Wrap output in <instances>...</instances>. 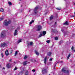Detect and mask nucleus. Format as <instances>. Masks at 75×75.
<instances>
[{
    "instance_id": "1",
    "label": "nucleus",
    "mask_w": 75,
    "mask_h": 75,
    "mask_svg": "<svg viewBox=\"0 0 75 75\" xmlns=\"http://www.w3.org/2000/svg\"><path fill=\"white\" fill-rule=\"evenodd\" d=\"M6 31H3L1 35V37L2 38H4L6 37Z\"/></svg>"
},
{
    "instance_id": "2",
    "label": "nucleus",
    "mask_w": 75,
    "mask_h": 75,
    "mask_svg": "<svg viewBox=\"0 0 75 75\" xmlns=\"http://www.w3.org/2000/svg\"><path fill=\"white\" fill-rule=\"evenodd\" d=\"M10 23H11V22L10 21H9L8 22L7 21H4V24L6 26H7L9 24H10Z\"/></svg>"
},
{
    "instance_id": "3",
    "label": "nucleus",
    "mask_w": 75,
    "mask_h": 75,
    "mask_svg": "<svg viewBox=\"0 0 75 75\" xmlns=\"http://www.w3.org/2000/svg\"><path fill=\"white\" fill-rule=\"evenodd\" d=\"M62 71L63 72H64V73H66V74H68L69 73V71L65 70L64 68L62 69Z\"/></svg>"
},
{
    "instance_id": "4",
    "label": "nucleus",
    "mask_w": 75,
    "mask_h": 75,
    "mask_svg": "<svg viewBox=\"0 0 75 75\" xmlns=\"http://www.w3.org/2000/svg\"><path fill=\"white\" fill-rule=\"evenodd\" d=\"M38 9V7L37 6L36 7L35 9L34 10V11L35 13L37 14L38 13L37 10Z\"/></svg>"
},
{
    "instance_id": "5",
    "label": "nucleus",
    "mask_w": 75,
    "mask_h": 75,
    "mask_svg": "<svg viewBox=\"0 0 75 75\" xmlns=\"http://www.w3.org/2000/svg\"><path fill=\"white\" fill-rule=\"evenodd\" d=\"M7 45V43H3L1 44V47H4L5 46Z\"/></svg>"
},
{
    "instance_id": "6",
    "label": "nucleus",
    "mask_w": 75,
    "mask_h": 75,
    "mask_svg": "<svg viewBox=\"0 0 75 75\" xmlns=\"http://www.w3.org/2000/svg\"><path fill=\"white\" fill-rule=\"evenodd\" d=\"M42 73L43 74L45 73H47V69H42Z\"/></svg>"
},
{
    "instance_id": "7",
    "label": "nucleus",
    "mask_w": 75,
    "mask_h": 75,
    "mask_svg": "<svg viewBox=\"0 0 75 75\" xmlns=\"http://www.w3.org/2000/svg\"><path fill=\"white\" fill-rule=\"evenodd\" d=\"M42 28V27L41 26L38 25V30L37 31H40L41 30V29Z\"/></svg>"
},
{
    "instance_id": "8",
    "label": "nucleus",
    "mask_w": 75,
    "mask_h": 75,
    "mask_svg": "<svg viewBox=\"0 0 75 75\" xmlns=\"http://www.w3.org/2000/svg\"><path fill=\"white\" fill-rule=\"evenodd\" d=\"M5 53L6 56L8 55V50H7L6 51Z\"/></svg>"
},
{
    "instance_id": "9",
    "label": "nucleus",
    "mask_w": 75,
    "mask_h": 75,
    "mask_svg": "<svg viewBox=\"0 0 75 75\" xmlns=\"http://www.w3.org/2000/svg\"><path fill=\"white\" fill-rule=\"evenodd\" d=\"M47 57H46L44 59V62L45 64V65L46 64V63L47 62Z\"/></svg>"
},
{
    "instance_id": "10",
    "label": "nucleus",
    "mask_w": 75,
    "mask_h": 75,
    "mask_svg": "<svg viewBox=\"0 0 75 75\" xmlns=\"http://www.w3.org/2000/svg\"><path fill=\"white\" fill-rule=\"evenodd\" d=\"M64 25H69V23L67 22V21H66V22L64 23Z\"/></svg>"
},
{
    "instance_id": "11",
    "label": "nucleus",
    "mask_w": 75,
    "mask_h": 75,
    "mask_svg": "<svg viewBox=\"0 0 75 75\" xmlns=\"http://www.w3.org/2000/svg\"><path fill=\"white\" fill-rule=\"evenodd\" d=\"M28 62L27 61H25L23 62L24 65H25L27 64Z\"/></svg>"
},
{
    "instance_id": "12",
    "label": "nucleus",
    "mask_w": 75,
    "mask_h": 75,
    "mask_svg": "<svg viewBox=\"0 0 75 75\" xmlns=\"http://www.w3.org/2000/svg\"><path fill=\"white\" fill-rule=\"evenodd\" d=\"M71 49L72 51H73L74 52H75V50L74 49H75V48L74 47V46H72Z\"/></svg>"
},
{
    "instance_id": "13",
    "label": "nucleus",
    "mask_w": 75,
    "mask_h": 75,
    "mask_svg": "<svg viewBox=\"0 0 75 75\" xmlns=\"http://www.w3.org/2000/svg\"><path fill=\"white\" fill-rule=\"evenodd\" d=\"M17 30H16L14 33V35H15V36L16 35H17Z\"/></svg>"
},
{
    "instance_id": "14",
    "label": "nucleus",
    "mask_w": 75,
    "mask_h": 75,
    "mask_svg": "<svg viewBox=\"0 0 75 75\" xmlns=\"http://www.w3.org/2000/svg\"><path fill=\"white\" fill-rule=\"evenodd\" d=\"M71 57V54L70 53H69V54L68 55V56H67V59H69V58L70 57Z\"/></svg>"
},
{
    "instance_id": "15",
    "label": "nucleus",
    "mask_w": 75,
    "mask_h": 75,
    "mask_svg": "<svg viewBox=\"0 0 75 75\" xmlns=\"http://www.w3.org/2000/svg\"><path fill=\"white\" fill-rule=\"evenodd\" d=\"M35 52L37 55H39V53H38V52L35 51Z\"/></svg>"
},
{
    "instance_id": "16",
    "label": "nucleus",
    "mask_w": 75,
    "mask_h": 75,
    "mask_svg": "<svg viewBox=\"0 0 75 75\" xmlns=\"http://www.w3.org/2000/svg\"><path fill=\"white\" fill-rule=\"evenodd\" d=\"M43 34L44 35H45V34H46V31H43L42 32Z\"/></svg>"
},
{
    "instance_id": "17",
    "label": "nucleus",
    "mask_w": 75,
    "mask_h": 75,
    "mask_svg": "<svg viewBox=\"0 0 75 75\" xmlns=\"http://www.w3.org/2000/svg\"><path fill=\"white\" fill-rule=\"evenodd\" d=\"M53 19V16H51L50 17V20H52Z\"/></svg>"
},
{
    "instance_id": "18",
    "label": "nucleus",
    "mask_w": 75,
    "mask_h": 75,
    "mask_svg": "<svg viewBox=\"0 0 75 75\" xmlns=\"http://www.w3.org/2000/svg\"><path fill=\"white\" fill-rule=\"evenodd\" d=\"M34 22V21L32 20L30 23V24H32V23Z\"/></svg>"
},
{
    "instance_id": "19",
    "label": "nucleus",
    "mask_w": 75,
    "mask_h": 75,
    "mask_svg": "<svg viewBox=\"0 0 75 75\" xmlns=\"http://www.w3.org/2000/svg\"><path fill=\"white\" fill-rule=\"evenodd\" d=\"M7 68H10V65H9V64H8L7 65Z\"/></svg>"
},
{
    "instance_id": "20",
    "label": "nucleus",
    "mask_w": 75,
    "mask_h": 75,
    "mask_svg": "<svg viewBox=\"0 0 75 75\" xmlns=\"http://www.w3.org/2000/svg\"><path fill=\"white\" fill-rule=\"evenodd\" d=\"M47 55L48 56H50L51 55V52H49L47 53Z\"/></svg>"
},
{
    "instance_id": "21",
    "label": "nucleus",
    "mask_w": 75,
    "mask_h": 75,
    "mask_svg": "<svg viewBox=\"0 0 75 75\" xmlns=\"http://www.w3.org/2000/svg\"><path fill=\"white\" fill-rule=\"evenodd\" d=\"M22 40L21 39H19L18 40V43H20V42H21Z\"/></svg>"
},
{
    "instance_id": "22",
    "label": "nucleus",
    "mask_w": 75,
    "mask_h": 75,
    "mask_svg": "<svg viewBox=\"0 0 75 75\" xmlns=\"http://www.w3.org/2000/svg\"><path fill=\"white\" fill-rule=\"evenodd\" d=\"M0 11H1V12L4 11V9H3V8L0 9Z\"/></svg>"
},
{
    "instance_id": "23",
    "label": "nucleus",
    "mask_w": 75,
    "mask_h": 75,
    "mask_svg": "<svg viewBox=\"0 0 75 75\" xmlns=\"http://www.w3.org/2000/svg\"><path fill=\"white\" fill-rule=\"evenodd\" d=\"M8 4L9 5V6H11V5H12V4L11 2H8Z\"/></svg>"
},
{
    "instance_id": "24",
    "label": "nucleus",
    "mask_w": 75,
    "mask_h": 75,
    "mask_svg": "<svg viewBox=\"0 0 75 75\" xmlns=\"http://www.w3.org/2000/svg\"><path fill=\"white\" fill-rule=\"evenodd\" d=\"M18 51H16L15 54V56H16V55H17V54H18Z\"/></svg>"
},
{
    "instance_id": "25",
    "label": "nucleus",
    "mask_w": 75,
    "mask_h": 75,
    "mask_svg": "<svg viewBox=\"0 0 75 75\" xmlns=\"http://www.w3.org/2000/svg\"><path fill=\"white\" fill-rule=\"evenodd\" d=\"M23 74V72L22 71H21V72H20L19 73V75H22V74Z\"/></svg>"
},
{
    "instance_id": "26",
    "label": "nucleus",
    "mask_w": 75,
    "mask_h": 75,
    "mask_svg": "<svg viewBox=\"0 0 75 75\" xmlns=\"http://www.w3.org/2000/svg\"><path fill=\"white\" fill-rule=\"evenodd\" d=\"M63 42V41H61L59 42V44H62V43Z\"/></svg>"
},
{
    "instance_id": "27",
    "label": "nucleus",
    "mask_w": 75,
    "mask_h": 75,
    "mask_svg": "<svg viewBox=\"0 0 75 75\" xmlns=\"http://www.w3.org/2000/svg\"><path fill=\"white\" fill-rule=\"evenodd\" d=\"M28 71H27L25 72V75H28Z\"/></svg>"
},
{
    "instance_id": "28",
    "label": "nucleus",
    "mask_w": 75,
    "mask_h": 75,
    "mask_svg": "<svg viewBox=\"0 0 75 75\" xmlns=\"http://www.w3.org/2000/svg\"><path fill=\"white\" fill-rule=\"evenodd\" d=\"M30 45H33V42H31L30 43Z\"/></svg>"
},
{
    "instance_id": "29",
    "label": "nucleus",
    "mask_w": 75,
    "mask_h": 75,
    "mask_svg": "<svg viewBox=\"0 0 75 75\" xmlns=\"http://www.w3.org/2000/svg\"><path fill=\"white\" fill-rule=\"evenodd\" d=\"M46 42L47 43H48V44L50 43V40H47L46 41Z\"/></svg>"
},
{
    "instance_id": "30",
    "label": "nucleus",
    "mask_w": 75,
    "mask_h": 75,
    "mask_svg": "<svg viewBox=\"0 0 75 75\" xmlns=\"http://www.w3.org/2000/svg\"><path fill=\"white\" fill-rule=\"evenodd\" d=\"M4 20V18H0V21H1L2 20Z\"/></svg>"
},
{
    "instance_id": "31",
    "label": "nucleus",
    "mask_w": 75,
    "mask_h": 75,
    "mask_svg": "<svg viewBox=\"0 0 75 75\" xmlns=\"http://www.w3.org/2000/svg\"><path fill=\"white\" fill-rule=\"evenodd\" d=\"M27 56H25L24 57V59H27Z\"/></svg>"
},
{
    "instance_id": "32",
    "label": "nucleus",
    "mask_w": 75,
    "mask_h": 75,
    "mask_svg": "<svg viewBox=\"0 0 75 75\" xmlns=\"http://www.w3.org/2000/svg\"><path fill=\"white\" fill-rule=\"evenodd\" d=\"M55 40H58V37H55Z\"/></svg>"
},
{
    "instance_id": "33",
    "label": "nucleus",
    "mask_w": 75,
    "mask_h": 75,
    "mask_svg": "<svg viewBox=\"0 0 75 75\" xmlns=\"http://www.w3.org/2000/svg\"><path fill=\"white\" fill-rule=\"evenodd\" d=\"M55 31H56V30H54V29L52 30V31L54 32V33H55Z\"/></svg>"
},
{
    "instance_id": "34",
    "label": "nucleus",
    "mask_w": 75,
    "mask_h": 75,
    "mask_svg": "<svg viewBox=\"0 0 75 75\" xmlns=\"http://www.w3.org/2000/svg\"><path fill=\"white\" fill-rule=\"evenodd\" d=\"M42 34H41L39 36V37H41V36H42Z\"/></svg>"
},
{
    "instance_id": "35",
    "label": "nucleus",
    "mask_w": 75,
    "mask_h": 75,
    "mask_svg": "<svg viewBox=\"0 0 75 75\" xmlns=\"http://www.w3.org/2000/svg\"><path fill=\"white\" fill-rule=\"evenodd\" d=\"M1 55L2 56V57H3L4 55H3V53H2L1 54Z\"/></svg>"
},
{
    "instance_id": "36",
    "label": "nucleus",
    "mask_w": 75,
    "mask_h": 75,
    "mask_svg": "<svg viewBox=\"0 0 75 75\" xmlns=\"http://www.w3.org/2000/svg\"><path fill=\"white\" fill-rule=\"evenodd\" d=\"M64 29H62V32H64Z\"/></svg>"
},
{
    "instance_id": "37",
    "label": "nucleus",
    "mask_w": 75,
    "mask_h": 75,
    "mask_svg": "<svg viewBox=\"0 0 75 75\" xmlns=\"http://www.w3.org/2000/svg\"><path fill=\"white\" fill-rule=\"evenodd\" d=\"M17 67H15L14 69V70H17Z\"/></svg>"
},
{
    "instance_id": "38",
    "label": "nucleus",
    "mask_w": 75,
    "mask_h": 75,
    "mask_svg": "<svg viewBox=\"0 0 75 75\" xmlns=\"http://www.w3.org/2000/svg\"><path fill=\"white\" fill-rule=\"evenodd\" d=\"M52 58H51L49 60V61H52Z\"/></svg>"
},
{
    "instance_id": "39",
    "label": "nucleus",
    "mask_w": 75,
    "mask_h": 75,
    "mask_svg": "<svg viewBox=\"0 0 75 75\" xmlns=\"http://www.w3.org/2000/svg\"><path fill=\"white\" fill-rule=\"evenodd\" d=\"M57 10H61V9L59 8H57Z\"/></svg>"
},
{
    "instance_id": "40",
    "label": "nucleus",
    "mask_w": 75,
    "mask_h": 75,
    "mask_svg": "<svg viewBox=\"0 0 75 75\" xmlns=\"http://www.w3.org/2000/svg\"><path fill=\"white\" fill-rule=\"evenodd\" d=\"M32 71H33V72H35V69H33L32 70Z\"/></svg>"
},
{
    "instance_id": "41",
    "label": "nucleus",
    "mask_w": 75,
    "mask_h": 75,
    "mask_svg": "<svg viewBox=\"0 0 75 75\" xmlns=\"http://www.w3.org/2000/svg\"><path fill=\"white\" fill-rule=\"evenodd\" d=\"M11 61H12V59H10V60H9V62H11Z\"/></svg>"
},
{
    "instance_id": "42",
    "label": "nucleus",
    "mask_w": 75,
    "mask_h": 75,
    "mask_svg": "<svg viewBox=\"0 0 75 75\" xmlns=\"http://www.w3.org/2000/svg\"><path fill=\"white\" fill-rule=\"evenodd\" d=\"M55 66L54 67V69L55 68V66H56V64H55Z\"/></svg>"
},
{
    "instance_id": "43",
    "label": "nucleus",
    "mask_w": 75,
    "mask_h": 75,
    "mask_svg": "<svg viewBox=\"0 0 75 75\" xmlns=\"http://www.w3.org/2000/svg\"><path fill=\"white\" fill-rule=\"evenodd\" d=\"M56 24H57V22H56L55 23V25Z\"/></svg>"
},
{
    "instance_id": "44",
    "label": "nucleus",
    "mask_w": 75,
    "mask_h": 75,
    "mask_svg": "<svg viewBox=\"0 0 75 75\" xmlns=\"http://www.w3.org/2000/svg\"><path fill=\"white\" fill-rule=\"evenodd\" d=\"M3 69H5V68H4V67L3 68Z\"/></svg>"
},
{
    "instance_id": "45",
    "label": "nucleus",
    "mask_w": 75,
    "mask_h": 75,
    "mask_svg": "<svg viewBox=\"0 0 75 75\" xmlns=\"http://www.w3.org/2000/svg\"><path fill=\"white\" fill-rule=\"evenodd\" d=\"M65 33H64V36H65Z\"/></svg>"
},
{
    "instance_id": "46",
    "label": "nucleus",
    "mask_w": 75,
    "mask_h": 75,
    "mask_svg": "<svg viewBox=\"0 0 75 75\" xmlns=\"http://www.w3.org/2000/svg\"><path fill=\"white\" fill-rule=\"evenodd\" d=\"M62 62H62V61L60 62V63H62Z\"/></svg>"
},
{
    "instance_id": "47",
    "label": "nucleus",
    "mask_w": 75,
    "mask_h": 75,
    "mask_svg": "<svg viewBox=\"0 0 75 75\" xmlns=\"http://www.w3.org/2000/svg\"><path fill=\"white\" fill-rule=\"evenodd\" d=\"M36 61V60H35V59L34 60V61Z\"/></svg>"
},
{
    "instance_id": "48",
    "label": "nucleus",
    "mask_w": 75,
    "mask_h": 75,
    "mask_svg": "<svg viewBox=\"0 0 75 75\" xmlns=\"http://www.w3.org/2000/svg\"><path fill=\"white\" fill-rule=\"evenodd\" d=\"M75 3H74V6H75Z\"/></svg>"
},
{
    "instance_id": "49",
    "label": "nucleus",
    "mask_w": 75,
    "mask_h": 75,
    "mask_svg": "<svg viewBox=\"0 0 75 75\" xmlns=\"http://www.w3.org/2000/svg\"><path fill=\"white\" fill-rule=\"evenodd\" d=\"M23 6V5H21V7H22Z\"/></svg>"
},
{
    "instance_id": "50",
    "label": "nucleus",
    "mask_w": 75,
    "mask_h": 75,
    "mask_svg": "<svg viewBox=\"0 0 75 75\" xmlns=\"http://www.w3.org/2000/svg\"><path fill=\"white\" fill-rule=\"evenodd\" d=\"M0 67H1V65H0Z\"/></svg>"
},
{
    "instance_id": "51",
    "label": "nucleus",
    "mask_w": 75,
    "mask_h": 75,
    "mask_svg": "<svg viewBox=\"0 0 75 75\" xmlns=\"http://www.w3.org/2000/svg\"><path fill=\"white\" fill-rule=\"evenodd\" d=\"M30 11H31V10H30L29 12H30Z\"/></svg>"
},
{
    "instance_id": "52",
    "label": "nucleus",
    "mask_w": 75,
    "mask_h": 75,
    "mask_svg": "<svg viewBox=\"0 0 75 75\" xmlns=\"http://www.w3.org/2000/svg\"><path fill=\"white\" fill-rule=\"evenodd\" d=\"M57 17H58V15H57Z\"/></svg>"
},
{
    "instance_id": "53",
    "label": "nucleus",
    "mask_w": 75,
    "mask_h": 75,
    "mask_svg": "<svg viewBox=\"0 0 75 75\" xmlns=\"http://www.w3.org/2000/svg\"><path fill=\"white\" fill-rule=\"evenodd\" d=\"M28 45H29V44H28Z\"/></svg>"
},
{
    "instance_id": "54",
    "label": "nucleus",
    "mask_w": 75,
    "mask_h": 75,
    "mask_svg": "<svg viewBox=\"0 0 75 75\" xmlns=\"http://www.w3.org/2000/svg\"><path fill=\"white\" fill-rule=\"evenodd\" d=\"M20 0V1H21V0Z\"/></svg>"
},
{
    "instance_id": "55",
    "label": "nucleus",
    "mask_w": 75,
    "mask_h": 75,
    "mask_svg": "<svg viewBox=\"0 0 75 75\" xmlns=\"http://www.w3.org/2000/svg\"><path fill=\"white\" fill-rule=\"evenodd\" d=\"M64 0V1H65V0Z\"/></svg>"
}]
</instances>
